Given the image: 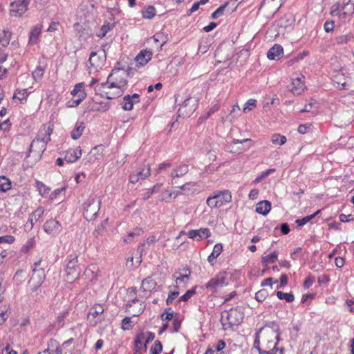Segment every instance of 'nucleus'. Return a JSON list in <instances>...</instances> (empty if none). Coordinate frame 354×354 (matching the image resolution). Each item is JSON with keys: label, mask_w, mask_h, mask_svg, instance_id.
Listing matches in <instances>:
<instances>
[{"label": "nucleus", "mask_w": 354, "mask_h": 354, "mask_svg": "<svg viewBox=\"0 0 354 354\" xmlns=\"http://www.w3.org/2000/svg\"><path fill=\"white\" fill-rule=\"evenodd\" d=\"M179 295L178 291L170 292L166 299L167 305H170L173 301Z\"/></svg>", "instance_id": "e2e57ef3"}, {"label": "nucleus", "mask_w": 354, "mask_h": 354, "mask_svg": "<svg viewBox=\"0 0 354 354\" xmlns=\"http://www.w3.org/2000/svg\"><path fill=\"white\" fill-rule=\"evenodd\" d=\"M256 102L257 100L254 99H250L247 101V102L245 104V106L243 108V111L245 112L247 111V110L250 111L252 109V108L256 106Z\"/></svg>", "instance_id": "680f3d73"}, {"label": "nucleus", "mask_w": 354, "mask_h": 354, "mask_svg": "<svg viewBox=\"0 0 354 354\" xmlns=\"http://www.w3.org/2000/svg\"><path fill=\"white\" fill-rule=\"evenodd\" d=\"M53 132V129L50 127L44 125L39 131L37 137L32 141L28 153L26 156V158L30 156L31 152L33 151V148L37 149V153L39 158L41 156V154L46 149L47 143L50 141V135Z\"/></svg>", "instance_id": "f03ea898"}, {"label": "nucleus", "mask_w": 354, "mask_h": 354, "mask_svg": "<svg viewBox=\"0 0 354 354\" xmlns=\"http://www.w3.org/2000/svg\"><path fill=\"white\" fill-rule=\"evenodd\" d=\"M62 225L55 219H50L44 224V231L49 234H57L62 231Z\"/></svg>", "instance_id": "f8f14e48"}, {"label": "nucleus", "mask_w": 354, "mask_h": 354, "mask_svg": "<svg viewBox=\"0 0 354 354\" xmlns=\"http://www.w3.org/2000/svg\"><path fill=\"white\" fill-rule=\"evenodd\" d=\"M104 312V308L100 304L94 305L91 311L89 313V315H91L93 317L96 318L99 315L102 314Z\"/></svg>", "instance_id": "79ce46f5"}, {"label": "nucleus", "mask_w": 354, "mask_h": 354, "mask_svg": "<svg viewBox=\"0 0 354 354\" xmlns=\"http://www.w3.org/2000/svg\"><path fill=\"white\" fill-rule=\"evenodd\" d=\"M268 296V292L266 289H261L256 292L255 299L259 302H263Z\"/></svg>", "instance_id": "de8ad7c7"}, {"label": "nucleus", "mask_w": 354, "mask_h": 354, "mask_svg": "<svg viewBox=\"0 0 354 354\" xmlns=\"http://www.w3.org/2000/svg\"><path fill=\"white\" fill-rule=\"evenodd\" d=\"M352 38L353 36L351 34H346L337 37L335 41L338 45H344L346 44Z\"/></svg>", "instance_id": "37998d69"}, {"label": "nucleus", "mask_w": 354, "mask_h": 354, "mask_svg": "<svg viewBox=\"0 0 354 354\" xmlns=\"http://www.w3.org/2000/svg\"><path fill=\"white\" fill-rule=\"evenodd\" d=\"M286 136L278 133L273 134L271 138V142L274 145H283L286 143Z\"/></svg>", "instance_id": "ea45409f"}, {"label": "nucleus", "mask_w": 354, "mask_h": 354, "mask_svg": "<svg viewBox=\"0 0 354 354\" xmlns=\"http://www.w3.org/2000/svg\"><path fill=\"white\" fill-rule=\"evenodd\" d=\"M131 68H129L127 71L120 68L113 69L111 73L109 75L107 81L101 84L102 88H117L115 93L106 92L107 99H114L121 96L124 91L127 88L128 78L131 76Z\"/></svg>", "instance_id": "f257e3e1"}, {"label": "nucleus", "mask_w": 354, "mask_h": 354, "mask_svg": "<svg viewBox=\"0 0 354 354\" xmlns=\"http://www.w3.org/2000/svg\"><path fill=\"white\" fill-rule=\"evenodd\" d=\"M106 59V54L104 51L91 52L88 59V62L91 67L95 70L102 67Z\"/></svg>", "instance_id": "9d476101"}, {"label": "nucleus", "mask_w": 354, "mask_h": 354, "mask_svg": "<svg viewBox=\"0 0 354 354\" xmlns=\"http://www.w3.org/2000/svg\"><path fill=\"white\" fill-rule=\"evenodd\" d=\"M11 188V182L10 180L5 177L0 176V192H6Z\"/></svg>", "instance_id": "c9c22d12"}, {"label": "nucleus", "mask_w": 354, "mask_h": 354, "mask_svg": "<svg viewBox=\"0 0 354 354\" xmlns=\"http://www.w3.org/2000/svg\"><path fill=\"white\" fill-rule=\"evenodd\" d=\"M0 354H17V353L8 345L5 347L0 346Z\"/></svg>", "instance_id": "338daca9"}, {"label": "nucleus", "mask_w": 354, "mask_h": 354, "mask_svg": "<svg viewBox=\"0 0 354 354\" xmlns=\"http://www.w3.org/2000/svg\"><path fill=\"white\" fill-rule=\"evenodd\" d=\"M259 332L261 335L263 343H271L275 348L279 341L280 333H275L274 330L268 328H259Z\"/></svg>", "instance_id": "6e6552de"}, {"label": "nucleus", "mask_w": 354, "mask_h": 354, "mask_svg": "<svg viewBox=\"0 0 354 354\" xmlns=\"http://www.w3.org/2000/svg\"><path fill=\"white\" fill-rule=\"evenodd\" d=\"M214 198L218 201L219 207L231 202L232 195L229 190H216L213 192Z\"/></svg>", "instance_id": "ddd939ff"}, {"label": "nucleus", "mask_w": 354, "mask_h": 354, "mask_svg": "<svg viewBox=\"0 0 354 354\" xmlns=\"http://www.w3.org/2000/svg\"><path fill=\"white\" fill-rule=\"evenodd\" d=\"M15 240V238L12 235H5L0 236V244H10Z\"/></svg>", "instance_id": "052dcab7"}, {"label": "nucleus", "mask_w": 354, "mask_h": 354, "mask_svg": "<svg viewBox=\"0 0 354 354\" xmlns=\"http://www.w3.org/2000/svg\"><path fill=\"white\" fill-rule=\"evenodd\" d=\"M111 25L109 23L104 24L100 28V30L97 32L96 35L102 38L106 36L107 32L111 29Z\"/></svg>", "instance_id": "a18cd8bd"}, {"label": "nucleus", "mask_w": 354, "mask_h": 354, "mask_svg": "<svg viewBox=\"0 0 354 354\" xmlns=\"http://www.w3.org/2000/svg\"><path fill=\"white\" fill-rule=\"evenodd\" d=\"M131 318L130 317H124L122 321L121 328L123 330H130L132 328Z\"/></svg>", "instance_id": "13d9d810"}, {"label": "nucleus", "mask_w": 354, "mask_h": 354, "mask_svg": "<svg viewBox=\"0 0 354 354\" xmlns=\"http://www.w3.org/2000/svg\"><path fill=\"white\" fill-rule=\"evenodd\" d=\"M342 14L345 15H352L354 12V3H351L349 1L342 5Z\"/></svg>", "instance_id": "58836bf2"}, {"label": "nucleus", "mask_w": 354, "mask_h": 354, "mask_svg": "<svg viewBox=\"0 0 354 354\" xmlns=\"http://www.w3.org/2000/svg\"><path fill=\"white\" fill-rule=\"evenodd\" d=\"M145 338L143 332L139 333L134 340V354H142V341Z\"/></svg>", "instance_id": "cd10ccee"}, {"label": "nucleus", "mask_w": 354, "mask_h": 354, "mask_svg": "<svg viewBox=\"0 0 354 354\" xmlns=\"http://www.w3.org/2000/svg\"><path fill=\"white\" fill-rule=\"evenodd\" d=\"M152 53L147 50H141L136 57L135 61L137 66H142L147 64L151 60Z\"/></svg>", "instance_id": "aec40b11"}, {"label": "nucleus", "mask_w": 354, "mask_h": 354, "mask_svg": "<svg viewBox=\"0 0 354 354\" xmlns=\"http://www.w3.org/2000/svg\"><path fill=\"white\" fill-rule=\"evenodd\" d=\"M276 295L279 299H284L288 303H291L295 300V296L291 292L285 293L281 291H277Z\"/></svg>", "instance_id": "4c0bfd02"}, {"label": "nucleus", "mask_w": 354, "mask_h": 354, "mask_svg": "<svg viewBox=\"0 0 354 354\" xmlns=\"http://www.w3.org/2000/svg\"><path fill=\"white\" fill-rule=\"evenodd\" d=\"M320 212H321V210L318 209L317 212H315L314 214H313L311 215L305 216L301 219H297L295 221V223L297 225V226L301 227V226L304 225L305 224H306L308 221L312 220L313 218H315L317 214H319L320 213Z\"/></svg>", "instance_id": "f704fd0d"}, {"label": "nucleus", "mask_w": 354, "mask_h": 354, "mask_svg": "<svg viewBox=\"0 0 354 354\" xmlns=\"http://www.w3.org/2000/svg\"><path fill=\"white\" fill-rule=\"evenodd\" d=\"M225 273H218L214 278H212L206 284L205 288L212 293L217 292L218 288L227 286Z\"/></svg>", "instance_id": "0eeeda50"}, {"label": "nucleus", "mask_w": 354, "mask_h": 354, "mask_svg": "<svg viewBox=\"0 0 354 354\" xmlns=\"http://www.w3.org/2000/svg\"><path fill=\"white\" fill-rule=\"evenodd\" d=\"M174 312L171 308H167L165 310V312L161 315V319L163 321L171 320L174 317Z\"/></svg>", "instance_id": "603ef678"}, {"label": "nucleus", "mask_w": 354, "mask_h": 354, "mask_svg": "<svg viewBox=\"0 0 354 354\" xmlns=\"http://www.w3.org/2000/svg\"><path fill=\"white\" fill-rule=\"evenodd\" d=\"M162 351V346L159 340L155 341L149 350V354H160Z\"/></svg>", "instance_id": "c03bdc74"}, {"label": "nucleus", "mask_w": 354, "mask_h": 354, "mask_svg": "<svg viewBox=\"0 0 354 354\" xmlns=\"http://www.w3.org/2000/svg\"><path fill=\"white\" fill-rule=\"evenodd\" d=\"M74 89L78 93L77 98L68 102L69 104L68 106L69 107L77 106L86 97L87 95L84 90V84L83 82L76 84L74 86Z\"/></svg>", "instance_id": "9b49d317"}, {"label": "nucleus", "mask_w": 354, "mask_h": 354, "mask_svg": "<svg viewBox=\"0 0 354 354\" xmlns=\"http://www.w3.org/2000/svg\"><path fill=\"white\" fill-rule=\"evenodd\" d=\"M189 103H190L189 98L185 99L183 101V104L180 105V106L178 109V111L179 116L183 117V118H187V117H189L193 113V112L195 110V108L194 107V105L188 107L189 105Z\"/></svg>", "instance_id": "a211bd4d"}, {"label": "nucleus", "mask_w": 354, "mask_h": 354, "mask_svg": "<svg viewBox=\"0 0 354 354\" xmlns=\"http://www.w3.org/2000/svg\"><path fill=\"white\" fill-rule=\"evenodd\" d=\"M101 201L95 196H90L83 203V214L87 221L95 219L100 210Z\"/></svg>", "instance_id": "20e7f679"}, {"label": "nucleus", "mask_w": 354, "mask_h": 354, "mask_svg": "<svg viewBox=\"0 0 354 354\" xmlns=\"http://www.w3.org/2000/svg\"><path fill=\"white\" fill-rule=\"evenodd\" d=\"M219 108L220 106L218 104H214L210 108L209 111L205 115L200 117L199 120L203 121L207 120L209 117H210L211 115L218 111Z\"/></svg>", "instance_id": "8fccbe9b"}, {"label": "nucleus", "mask_w": 354, "mask_h": 354, "mask_svg": "<svg viewBox=\"0 0 354 354\" xmlns=\"http://www.w3.org/2000/svg\"><path fill=\"white\" fill-rule=\"evenodd\" d=\"M261 328H268L274 330L275 333H280L279 332V326L275 322H270L265 324L264 326Z\"/></svg>", "instance_id": "864d4df0"}, {"label": "nucleus", "mask_w": 354, "mask_h": 354, "mask_svg": "<svg viewBox=\"0 0 354 354\" xmlns=\"http://www.w3.org/2000/svg\"><path fill=\"white\" fill-rule=\"evenodd\" d=\"M206 203L212 209L220 207L218 204V201L214 198V195L213 194L212 196H209L207 198Z\"/></svg>", "instance_id": "6e6d98bb"}, {"label": "nucleus", "mask_w": 354, "mask_h": 354, "mask_svg": "<svg viewBox=\"0 0 354 354\" xmlns=\"http://www.w3.org/2000/svg\"><path fill=\"white\" fill-rule=\"evenodd\" d=\"M189 239H196L199 241L203 238H208L211 235V232L207 228H201L199 230H192L187 233Z\"/></svg>", "instance_id": "dca6fc26"}, {"label": "nucleus", "mask_w": 354, "mask_h": 354, "mask_svg": "<svg viewBox=\"0 0 354 354\" xmlns=\"http://www.w3.org/2000/svg\"><path fill=\"white\" fill-rule=\"evenodd\" d=\"M139 179H145L150 176V168L147 165V168H142L140 171L136 174Z\"/></svg>", "instance_id": "5fc2aeb1"}, {"label": "nucleus", "mask_w": 354, "mask_h": 354, "mask_svg": "<svg viewBox=\"0 0 354 354\" xmlns=\"http://www.w3.org/2000/svg\"><path fill=\"white\" fill-rule=\"evenodd\" d=\"M41 28L42 25L37 24L31 29L29 35V44L34 45L37 43L39 37L41 32Z\"/></svg>", "instance_id": "5701e85b"}, {"label": "nucleus", "mask_w": 354, "mask_h": 354, "mask_svg": "<svg viewBox=\"0 0 354 354\" xmlns=\"http://www.w3.org/2000/svg\"><path fill=\"white\" fill-rule=\"evenodd\" d=\"M189 171V167L186 164H182L179 166L176 167L172 170L171 173L170 177L171 178V183L176 184V182L174 181L176 178H180L185 175Z\"/></svg>", "instance_id": "6ab92c4d"}, {"label": "nucleus", "mask_w": 354, "mask_h": 354, "mask_svg": "<svg viewBox=\"0 0 354 354\" xmlns=\"http://www.w3.org/2000/svg\"><path fill=\"white\" fill-rule=\"evenodd\" d=\"M271 209V203L268 201H262L256 205V212L262 215H266Z\"/></svg>", "instance_id": "393cba45"}, {"label": "nucleus", "mask_w": 354, "mask_h": 354, "mask_svg": "<svg viewBox=\"0 0 354 354\" xmlns=\"http://www.w3.org/2000/svg\"><path fill=\"white\" fill-rule=\"evenodd\" d=\"M311 127V124H300L298 127V132L301 134H304L307 132L308 129H310Z\"/></svg>", "instance_id": "774afa93"}, {"label": "nucleus", "mask_w": 354, "mask_h": 354, "mask_svg": "<svg viewBox=\"0 0 354 354\" xmlns=\"http://www.w3.org/2000/svg\"><path fill=\"white\" fill-rule=\"evenodd\" d=\"M283 49L279 44H274L269 49L267 53V57L270 60L279 59L283 54Z\"/></svg>", "instance_id": "412c9836"}, {"label": "nucleus", "mask_w": 354, "mask_h": 354, "mask_svg": "<svg viewBox=\"0 0 354 354\" xmlns=\"http://www.w3.org/2000/svg\"><path fill=\"white\" fill-rule=\"evenodd\" d=\"M223 251V245L221 243H216L212 253L209 255L207 260L211 265H214L216 259L221 254Z\"/></svg>", "instance_id": "c85d7f7f"}, {"label": "nucleus", "mask_w": 354, "mask_h": 354, "mask_svg": "<svg viewBox=\"0 0 354 354\" xmlns=\"http://www.w3.org/2000/svg\"><path fill=\"white\" fill-rule=\"evenodd\" d=\"M242 313L236 308H231L221 313V322L224 330L232 329L243 320Z\"/></svg>", "instance_id": "7ed1b4c3"}, {"label": "nucleus", "mask_w": 354, "mask_h": 354, "mask_svg": "<svg viewBox=\"0 0 354 354\" xmlns=\"http://www.w3.org/2000/svg\"><path fill=\"white\" fill-rule=\"evenodd\" d=\"M304 76L301 75L300 77H296L292 79L291 88L290 91L295 95L301 94L304 90Z\"/></svg>", "instance_id": "2eb2a0df"}, {"label": "nucleus", "mask_w": 354, "mask_h": 354, "mask_svg": "<svg viewBox=\"0 0 354 354\" xmlns=\"http://www.w3.org/2000/svg\"><path fill=\"white\" fill-rule=\"evenodd\" d=\"M156 282L153 279L147 277L142 281L140 289L143 292H151L156 289Z\"/></svg>", "instance_id": "b1692460"}, {"label": "nucleus", "mask_w": 354, "mask_h": 354, "mask_svg": "<svg viewBox=\"0 0 354 354\" xmlns=\"http://www.w3.org/2000/svg\"><path fill=\"white\" fill-rule=\"evenodd\" d=\"M84 128V122H77L74 129L71 133V138L73 140L78 139L82 135Z\"/></svg>", "instance_id": "7c9ffc66"}, {"label": "nucleus", "mask_w": 354, "mask_h": 354, "mask_svg": "<svg viewBox=\"0 0 354 354\" xmlns=\"http://www.w3.org/2000/svg\"><path fill=\"white\" fill-rule=\"evenodd\" d=\"M195 294H196V287H194L192 289L188 290L183 295H182L179 298L178 301V302L187 301Z\"/></svg>", "instance_id": "49530a36"}, {"label": "nucleus", "mask_w": 354, "mask_h": 354, "mask_svg": "<svg viewBox=\"0 0 354 354\" xmlns=\"http://www.w3.org/2000/svg\"><path fill=\"white\" fill-rule=\"evenodd\" d=\"M45 72L44 68L41 67V66H37V68L32 71V75L35 81L38 82L44 76Z\"/></svg>", "instance_id": "e433bc0d"}, {"label": "nucleus", "mask_w": 354, "mask_h": 354, "mask_svg": "<svg viewBox=\"0 0 354 354\" xmlns=\"http://www.w3.org/2000/svg\"><path fill=\"white\" fill-rule=\"evenodd\" d=\"M82 156V149L80 147L75 149H70L66 151L64 160L67 162L73 163L76 162Z\"/></svg>", "instance_id": "f3484780"}, {"label": "nucleus", "mask_w": 354, "mask_h": 354, "mask_svg": "<svg viewBox=\"0 0 354 354\" xmlns=\"http://www.w3.org/2000/svg\"><path fill=\"white\" fill-rule=\"evenodd\" d=\"M32 275L29 281V286L32 292L37 291L44 283L46 274L44 268H33Z\"/></svg>", "instance_id": "423d86ee"}, {"label": "nucleus", "mask_w": 354, "mask_h": 354, "mask_svg": "<svg viewBox=\"0 0 354 354\" xmlns=\"http://www.w3.org/2000/svg\"><path fill=\"white\" fill-rule=\"evenodd\" d=\"M11 33L8 30H3L0 35V43L3 46H7L10 41Z\"/></svg>", "instance_id": "a19ab883"}, {"label": "nucleus", "mask_w": 354, "mask_h": 354, "mask_svg": "<svg viewBox=\"0 0 354 354\" xmlns=\"http://www.w3.org/2000/svg\"><path fill=\"white\" fill-rule=\"evenodd\" d=\"M177 188L180 189L183 192V194L188 196L194 194L197 191L196 183L194 182H187Z\"/></svg>", "instance_id": "bb28decb"}, {"label": "nucleus", "mask_w": 354, "mask_h": 354, "mask_svg": "<svg viewBox=\"0 0 354 354\" xmlns=\"http://www.w3.org/2000/svg\"><path fill=\"white\" fill-rule=\"evenodd\" d=\"M28 95H29V93L28 92V89H26V88H24V89H19V88H17L15 91V93H14L13 100L17 99L21 102H22V101L24 100H26V98L28 96Z\"/></svg>", "instance_id": "473e14b6"}, {"label": "nucleus", "mask_w": 354, "mask_h": 354, "mask_svg": "<svg viewBox=\"0 0 354 354\" xmlns=\"http://www.w3.org/2000/svg\"><path fill=\"white\" fill-rule=\"evenodd\" d=\"M46 350L50 354H62V349L59 343L55 339H50L48 342V348Z\"/></svg>", "instance_id": "a878e982"}, {"label": "nucleus", "mask_w": 354, "mask_h": 354, "mask_svg": "<svg viewBox=\"0 0 354 354\" xmlns=\"http://www.w3.org/2000/svg\"><path fill=\"white\" fill-rule=\"evenodd\" d=\"M35 241L34 238L29 239L26 243L22 246L21 251L24 253H27L35 245Z\"/></svg>", "instance_id": "09e8293b"}, {"label": "nucleus", "mask_w": 354, "mask_h": 354, "mask_svg": "<svg viewBox=\"0 0 354 354\" xmlns=\"http://www.w3.org/2000/svg\"><path fill=\"white\" fill-rule=\"evenodd\" d=\"M229 4V2L227 3H225V4H223V6H221L219 8H218L211 15V17L212 19H217L218 17H219L220 16H221L223 14V12L225 9V8L227 6V5Z\"/></svg>", "instance_id": "3c124183"}, {"label": "nucleus", "mask_w": 354, "mask_h": 354, "mask_svg": "<svg viewBox=\"0 0 354 354\" xmlns=\"http://www.w3.org/2000/svg\"><path fill=\"white\" fill-rule=\"evenodd\" d=\"M28 5L29 3L24 0H15L10 3V13L12 16L21 17L27 11Z\"/></svg>", "instance_id": "1a4fd4ad"}, {"label": "nucleus", "mask_w": 354, "mask_h": 354, "mask_svg": "<svg viewBox=\"0 0 354 354\" xmlns=\"http://www.w3.org/2000/svg\"><path fill=\"white\" fill-rule=\"evenodd\" d=\"M260 338L261 334L259 330L255 334V339L254 341V347L258 350L259 354H263V349L260 347Z\"/></svg>", "instance_id": "4d7b16f0"}, {"label": "nucleus", "mask_w": 354, "mask_h": 354, "mask_svg": "<svg viewBox=\"0 0 354 354\" xmlns=\"http://www.w3.org/2000/svg\"><path fill=\"white\" fill-rule=\"evenodd\" d=\"M77 263V256L71 255L66 266V281L68 283L73 282L79 277L80 270Z\"/></svg>", "instance_id": "39448f33"}, {"label": "nucleus", "mask_w": 354, "mask_h": 354, "mask_svg": "<svg viewBox=\"0 0 354 354\" xmlns=\"http://www.w3.org/2000/svg\"><path fill=\"white\" fill-rule=\"evenodd\" d=\"M277 259V252H273L269 255L263 256L261 258L262 263L266 266L268 263H274Z\"/></svg>", "instance_id": "72a5a7b5"}, {"label": "nucleus", "mask_w": 354, "mask_h": 354, "mask_svg": "<svg viewBox=\"0 0 354 354\" xmlns=\"http://www.w3.org/2000/svg\"><path fill=\"white\" fill-rule=\"evenodd\" d=\"M140 95L134 93L132 95H127L123 97L122 104V109L125 111H131L133 108V105L140 102Z\"/></svg>", "instance_id": "4468645a"}, {"label": "nucleus", "mask_w": 354, "mask_h": 354, "mask_svg": "<svg viewBox=\"0 0 354 354\" xmlns=\"http://www.w3.org/2000/svg\"><path fill=\"white\" fill-rule=\"evenodd\" d=\"M68 315V310L64 309L62 312H60L57 317H56V320L55 322V325L57 328H62L64 325V319Z\"/></svg>", "instance_id": "2f4dec72"}, {"label": "nucleus", "mask_w": 354, "mask_h": 354, "mask_svg": "<svg viewBox=\"0 0 354 354\" xmlns=\"http://www.w3.org/2000/svg\"><path fill=\"white\" fill-rule=\"evenodd\" d=\"M226 344L224 340L220 339L216 345H213L212 348L216 353L221 351L225 347Z\"/></svg>", "instance_id": "69168bd1"}, {"label": "nucleus", "mask_w": 354, "mask_h": 354, "mask_svg": "<svg viewBox=\"0 0 354 354\" xmlns=\"http://www.w3.org/2000/svg\"><path fill=\"white\" fill-rule=\"evenodd\" d=\"M143 19H151L156 15V9L153 6H147L141 10Z\"/></svg>", "instance_id": "c756f323"}, {"label": "nucleus", "mask_w": 354, "mask_h": 354, "mask_svg": "<svg viewBox=\"0 0 354 354\" xmlns=\"http://www.w3.org/2000/svg\"><path fill=\"white\" fill-rule=\"evenodd\" d=\"M263 354H283V349L279 348L275 346V348H272L270 350H263Z\"/></svg>", "instance_id": "0e129e2a"}, {"label": "nucleus", "mask_w": 354, "mask_h": 354, "mask_svg": "<svg viewBox=\"0 0 354 354\" xmlns=\"http://www.w3.org/2000/svg\"><path fill=\"white\" fill-rule=\"evenodd\" d=\"M44 213V209L43 207H37L29 216L26 225L28 223L30 224V229L32 228L34 224L37 223L39 219L42 216Z\"/></svg>", "instance_id": "4be33fe9"}, {"label": "nucleus", "mask_w": 354, "mask_h": 354, "mask_svg": "<svg viewBox=\"0 0 354 354\" xmlns=\"http://www.w3.org/2000/svg\"><path fill=\"white\" fill-rule=\"evenodd\" d=\"M141 232H142V230L140 228H136L135 229L133 232H130L128 234L127 238H125L124 239V241L125 243H128L129 241H130L131 240H132V239L136 236H139Z\"/></svg>", "instance_id": "bf43d9fd"}]
</instances>
